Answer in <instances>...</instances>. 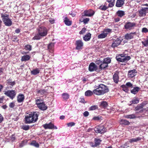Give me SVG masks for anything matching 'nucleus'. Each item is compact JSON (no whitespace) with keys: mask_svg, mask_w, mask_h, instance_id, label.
I'll return each mask as SVG.
<instances>
[{"mask_svg":"<svg viewBox=\"0 0 148 148\" xmlns=\"http://www.w3.org/2000/svg\"><path fill=\"white\" fill-rule=\"evenodd\" d=\"M38 33L35 34L32 38L33 40H39L46 36L48 33L47 28L45 27H39L37 29Z\"/></svg>","mask_w":148,"mask_h":148,"instance_id":"nucleus-1","label":"nucleus"},{"mask_svg":"<svg viewBox=\"0 0 148 148\" xmlns=\"http://www.w3.org/2000/svg\"><path fill=\"white\" fill-rule=\"evenodd\" d=\"M38 113L36 112H33L27 115L25 117V123L30 124L36 122L38 119Z\"/></svg>","mask_w":148,"mask_h":148,"instance_id":"nucleus-2","label":"nucleus"},{"mask_svg":"<svg viewBox=\"0 0 148 148\" xmlns=\"http://www.w3.org/2000/svg\"><path fill=\"white\" fill-rule=\"evenodd\" d=\"M109 91L107 87L105 85L101 84L97 86V87L93 91V92L95 94L100 95H103Z\"/></svg>","mask_w":148,"mask_h":148,"instance_id":"nucleus-3","label":"nucleus"},{"mask_svg":"<svg viewBox=\"0 0 148 148\" xmlns=\"http://www.w3.org/2000/svg\"><path fill=\"white\" fill-rule=\"evenodd\" d=\"M136 24L134 22H127L124 25V27L127 30H131L136 26Z\"/></svg>","mask_w":148,"mask_h":148,"instance_id":"nucleus-4","label":"nucleus"},{"mask_svg":"<svg viewBox=\"0 0 148 148\" xmlns=\"http://www.w3.org/2000/svg\"><path fill=\"white\" fill-rule=\"evenodd\" d=\"M112 30L109 29H105L103 33L99 34L98 36L99 39H102L106 38L108 34Z\"/></svg>","mask_w":148,"mask_h":148,"instance_id":"nucleus-5","label":"nucleus"},{"mask_svg":"<svg viewBox=\"0 0 148 148\" xmlns=\"http://www.w3.org/2000/svg\"><path fill=\"white\" fill-rule=\"evenodd\" d=\"M106 128L101 125L97 126L94 129L95 131L97 133L102 134L106 132Z\"/></svg>","mask_w":148,"mask_h":148,"instance_id":"nucleus-6","label":"nucleus"},{"mask_svg":"<svg viewBox=\"0 0 148 148\" xmlns=\"http://www.w3.org/2000/svg\"><path fill=\"white\" fill-rule=\"evenodd\" d=\"M118 56L116 57V59L118 61L126 62L130 59V57L129 56H125L124 57H121V58H118Z\"/></svg>","mask_w":148,"mask_h":148,"instance_id":"nucleus-7","label":"nucleus"},{"mask_svg":"<svg viewBox=\"0 0 148 148\" xmlns=\"http://www.w3.org/2000/svg\"><path fill=\"white\" fill-rule=\"evenodd\" d=\"M147 9L143 8L138 10V15L140 17H144L148 13Z\"/></svg>","mask_w":148,"mask_h":148,"instance_id":"nucleus-8","label":"nucleus"},{"mask_svg":"<svg viewBox=\"0 0 148 148\" xmlns=\"http://www.w3.org/2000/svg\"><path fill=\"white\" fill-rule=\"evenodd\" d=\"M82 15L83 16L91 17L94 15L95 12L92 10H89L84 11Z\"/></svg>","mask_w":148,"mask_h":148,"instance_id":"nucleus-9","label":"nucleus"},{"mask_svg":"<svg viewBox=\"0 0 148 148\" xmlns=\"http://www.w3.org/2000/svg\"><path fill=\"white\" fill-rule=\"evenodd\" d=\"M43 126L46 129H57V127L56 126H55L53 124L51 123H50L48 124H44L43 125Z\"/></svg>","mask_w":148,"mask_h":148,"instance_id":"nucleus-10","label":"nucleus"},{"mask_svg":"<svg viewBox=\"0 0 148 148\" xmlns=\"http://www.w3.org/2000/svg\"><path fill=\"white\" fill-rule=\"evenodd\" d=\"M1 17H3V21L4 24L5 25L9 26V18L7 14H3L1 15Z\"/></svg>","mask_w":148,"mask_h":148,"instance_id":"nucleus-11","label":"nucleus"},{"mask_svg":"<svg viewBox=\"0 0 148 148\" xmlns=\"http://www.w3.org/2000/svg\"><path fill=\"white\" fill-rule=\"evenodd\" d=\"M76 49L77 50L82 49L83 46V43L82 41L79 40L76 41Z\"/></svg>","mask_w":148,"mask_h":148,"instance_id":"nucleus-12","label":"nucleus"},{"mask_svg":"<svg viewBox=\"0 0 148 148\" xmlns=\"http://www.w3.org/2000/svg\"><path fill=\"white\" fill-rule=\"evenodd\" d=\"M121 42V40L119 38H117L116 40H114L112 44L111 47L112 48H115L117 47L120 44Z\"/></svg>","mask_w":148,"mask_h":148,"instance_id":"nucleus-13","label":"nucleus"},{"mask_svg":"<svg viewBox=\"0 0 148 148\" xmlns=\"http://www.w3.org/2000/svg\"><path fill=\"white\" fill-rule=\"evenodd\" d=\"M88 69L90 71H94L97 69V66L94 63H91L89 65Z\"/></svg>","mask_w":148,"mask_h":148,"instance_id":"nucleus-14","label":"nucleus"},{"mask_svg":"<svg viewBox=\"0 0 148 148\" xmlns=\"http://www.w3.org/2000/svg\"><path fill=\"white\" fill-rule=\"evenodd\" d=\"M37 105L38 108L42 110H45L47 108V107L43 102H42V103L39 104Z\"/></svg>","mask_w":148,"mask_h":148,"instance_id":"nucleus-15","label":"nucleus"},{"mask_svg":"<svg viewBox=\"0 0 148 148\" xmlns=\"http://www.w3.org/2000/svg\"><path fill=\"white\" fill-rule=\"evenodd\" d=\"M136 71L135 69L129 71L128 72V76L129 77H133L136 75Z\"/></svg>","mask_w":148,"mask_h":148,"instance_id":"nucleus-16","label":"nucleus"},{"mask_svg":"<svg viewBox=\"0 0 148 148\" xmlns=\"http://www.w3.org/2000/svg\"><path fill=\"white\" fill-rule=\"evenodd\" d=\"M54 45V43L53 42H51L48 45V49L50 53H53Z\"/></svg>","mask_w":148,"mask_h":148,"instance_id":"nucleus-17","label":"nucleus"},{"mask_svg":"<svg viewBox=\"0 0 148 148\" xmlns=\"http://www.w3.org/2000/svg\"><path fill=\"white\" fill-rule=\"evenodd\" d=\"M125 0H117L116 4V6L117 7H121L124 3Z\"/></svg>","mask_w":148,"mask_h":148,"instance_id":"nucleus-18","label":"nucleus"},{"mask_svg":"<svg viewBox=\"0 0 148 148\" xmlns=\"http://www.w3.org/2000/svg\"><path fill=\"white\" fill-rule=\"evenodd\" d=\"M139 101V98L137 97H134L132 101L130 102V103H129L128 105L129 106H132L133 104H135L138 103Z\"/></svg>","mask_w":148,"mask_h":148,"instance_id":"nucleus-19","label":"nucleus"},{"mask_svg":"<svg viewBox=\"0 0 148 148\" xmlns=\"http://www.w3.org/2000/svg\"><path fill=\"white\" fill-rule=\"evenodd\" d=\"M24 96L23 94L19 95L17 97V101L18 103L22 102L24 99Z\"/></svg>","mask_w":148,"mask_h":148,"instance_id":"nucleus-20","label":"nucleus"},{"mask_svg":"<svg viewBox=\"0 0 148 148\" xmlns=\"http://www.w3.org/2000/svg\"><path fill=\"white\" fill-rule=\"evenodd\" d=\"M16 94V91L15 90H10V98L13 99Z\"/></svg>","mask_w":148,"mask_h":148,"instance_id":"nucleus-21","label":"nucleus"},{"mask_svg":"<svg viewBox=\"0 0 148 148\" xmlns=\"http://www.w3.org/2000/svg\"><path fill=\"white\" fill-rule=\"evenodd\" d=\"M91 34L90 33L86 34L83 37V39L85 41H89L91 37Z\"/></svg>","mask_w":148,"mask_h":148,"instance_id":"nucleus-22","label":"nucleus"},{"mask_svg":"<svg viewBox=\"0 0 148 148\" xmlns=\"http://www.w3.org/2000/svg\"><path fill=\"white\" fill-rule=\"evenodd\" d=\"M140 89V88L138 87H135L131 90V92L133 94H136L138 93Z\"/></svg>","mask_w":148,"mask_h":148,"instance_id":"nucleus-23","label":"nucleus"},{"mask_svg":"<svg viewBox=\"0 0 148 148\" xmlns=\"http://www.w3.org/2000/svg\"><path fill=\"white\" fill-rule=\"evenodd\" d=\"M141 138L140 137H138L136 138H132L129 140V142L130 143H133L137 142L141 140Z\"/></svg>","mask_w":148,"mask_h":148,"instance_id":"nucleus-24","label":"nucleus"},{"mask_svg":"<svg viewBox=\"0 0 148 148\" xmlns=\"http://www.w3.org/2000/svg\"><path fill=\"white\" fill-rule=\"evenodd\" d=\"M65 24L67 26H70L72 24V22L69 20L67 17H65L64 20Z\"/></svg>","mask_w":148,"mask_h":148,"instance_id":"nucleus-25","label":"nucleus"},{"mask_svg":"<svg viewBox=\"0 0 148 148\" xmlns=\"http://www.w3.org/2000/svg\"><path fill=\"white\" fill-rule=\"evenodd\" d=\"M113 78L114 82L117 83L119 81V76L117 73H114L113 75Z\"/></svg>","mask_w":148,"mask_h":148,"instance_id":"nucleus-26","label":"nucleus"},{"mask_svg":"<svg viewBox=\"0 0 148 148\" xmlns=\"http://www.w3.org/2000/svg\"><path fill=\"white\" fill-rule=\"evenodd\" d=\"M37 93L38 95H45L47 93V91L45 89H40L37 91Z\"/></svg>","mask_w":148,"mask_h":148,"instance_id":"nucleus-27","label":"nucleus"},{"mask_svg":"<svg viewBox=\"0 0 148 148\" xmlns=\"http://www.w3.org/2000/svg\"><path fill=\"white\" fill-rule=\"evenodd\" d=\"M30 56L28 55H24L21 58V61H26L30 59Z\"/></svg>","mask_w":148,"mask_h":148,"instance_id":"nucleus-28","label":"nucleus"},{"mask_svg":"<svg viewBox=\"0 0 148 148\" xmlns=\"http://www.w3.org/2000/svg\"><path fill=\"white\" fill-rule=\"evenodd\" d=\"M116 13L117 16L120 17H122L125 15V12L122 10H118L117 11Z\"/></svg>","mask_w":148,"mask_h":148,"instance_id":"nucleus-29","label":"nucleus"},{"mask_svg":"<svg viewBox=\"0 0 148 148\" xmlns=\"http://www.w3.org/2000/svg\"><path fill=\"white\" fill-rule=\"evenodd\" d=\"M108 64L105 63L103 61H102V62L100 65L99 69L101 70H102L105 69L106 67L108 66Z\"/></svg>","mask_w":148,"mask_h":148,"instance_id":"nucleus-30","label":"nucleus"},{"mask_svg":"<svg viewBox=\"0 0 148 148\" xmlns=\"http://www.w3.org/2000/svg\"><path fill=\"white\" fill-rule=\"evenodd\" d=\"M101 140L99 139H95V143L94 145H92V147H97L99 145L101 142Z\"/></svg>","mask_w":148,"mask_h":148,"instance_id":"nucleus-31","label":"nucleus"},{"mask_svg":"<svg viewBox=\"0 0 148 148\" xmlns=\"http://www.w3.org/2000/svg\"><path fill=\"white\" fill-rule=\"evenodd\" d=\"M115 0H107V1L109 3L108 6L109 7H113L114 4Z\"/></svg>","mask_w":148,"mask_h":148,"instance_id":"nucleus-32","label":"nucleus"},{"mask_svg":"<svg viewBox=\"0 0 148 148\" xmlns=\"http://www.w3.org/2000/svg\"><path fill=\"white\" fill-rule=\"evenodd\" d=\"M40 70L38 69H34L31 71V73L34 75H37L39 73Z\"/></svg>","mask_w":148,"mask_h":148,"instance_id":"nucleus-33","label":"nucleus"},{"mask_svg":"<svg viewBox=\"0 0 148 148\" xmlns=\"http://www.w3.org/2000/svg\"><path fill=\"white\" fill-rule=\"evenodd\" d=\"M134 36L132 35V34H127L125 36V38L127 40H130L133 38Z\"/></svg>","mask_w":148,"mask_h":148,"instance_id":"nucleus-34","label":"nucleus"},{"mask_svg":"<svg viewBox=\"0 0 148 148\" xmlns=\"http://www.w3.org/2000/svg\"><path fill=\"white\" fill-rule=\"evenodd\" d=\"M144 103H142L140 105H138L135 108V110H140L142 109L143 108L145 105Z\"/></svg>","mask_w":148,"mask_h":148,"instance_id":"nucleus-35","label":"nucleus"},{"mask_svg":"<svg viewBox=\"0 0 148 148\" xmlns=\"http://www.w3.org/2000/svg\"><path fill=\"white\" fill-rule=\"evenodd\" d=\"M62 95L63 99L65 100L68 99L69 97V94L67 93H63Z\"/></svg>","mask_w":148,"mask_h":148,"instance_id":"nucleus-36","label":"nucleus"},{"mask_svg":"<svg viewBox=\"0 0 148 148\" xmlns=\"http://www.w3.org/2000/svg\"><path fill=\"white\" fill-rule=\"evenodd\" d=\"M124 117L126 118L130 119H134L136 117V116L134 114L125 115Z\"/></svg>","mask_w":148,"mask_h":148,"instance_id":"nucleus-37","label":"nucleus"},{"mask_svg":"<svg viewBox=\"0 0 148 148\" xmlns=\"http://www.w3.org/2000/svg\"><path fill=\"white\" fill-rule=\"evenodd\" d=\"M108 106L107 103L106 101L102 102L100 105V107L102 108H106Z\"/></svg>","mask_w":148,"mask_h":148,"instance_id":"nucleus-38","label":"nucleus"},{"mask_svg":"<svg viewBox=\"0 0 148 148\" xmlns=\"http://www.w3.org/2000/svg\"><path fill=\"white\" fill-rule=\"evenodd\" d=\"M120 123L122 124H123L125 125H129L130 124V122L125 119H122Z\"/></svg>","mask_w":148,"mask_h":148,"instance_id":"nucleus-39","label":"nucleus"},{"mask_svg":"<svg viewBox=\"0 0 148 148\" xmlns=\"http://www.w3.org/2000/svg\"><path fill=\"white\" fill-rule=\"evenodd\" d=\"M44 100V99L43 98H41V97L39 98V99H38L36 100V104L37 105L39 104H40V103H42L43 101Z\"/></svg>","mask_w":148,"mask_h":148,"instance_id":"nucleus-40","label":"nucleus"},{"mask_svg":"<svg viewBox=\"0 0 148 148\" xmlns=\"http://www.w3.org/2000/svg\"><path fill=\"white\" fill-rule=\"evenodd\" d=\"M85 94L86 96H90L92 95L93 92L90 90H88L85 92Z\"/></svg>","mask_w":148,"mask_h":148,"instance_id":"nucleus-41","label":"nucleus"},{"mask_svg":"<svg viewBox=\"0 0 148 148\" xmlns=\"http://www.w3.org/2000/svg\"><path fill=\"white\" fill-rule=\"evenodd\" d=\"M108 7L106 6V5H101L99 7V9L103 11L106 10L108 8Z\"/></svg>","mask_w":148,"mask_h":148,"instance_id":"nucleus-42","label":"nucleus"},{"mask_svg":"<svg viewBox=\"0 0 148 148\" xmlns=\"http://www.w3.org/2000/svg\"><path fill=\"white\" fill-rule=\"evenodd\" d=\"M142 43L145 46H148V37L144 41H142Z\"/></svg>","mask_w":148,"mask_h":148,"instance_id":"nucleus-43","label":"nucleus"},{"mask_svg":"<svg viewBox=\"0 0 148 148\" xmlns=\"http://www.w3.org/2000/svg\"><path fill=\"white\" fill-rule=\"evenodd\" d=\"M30 144L36 147H38L39 146V144L38 143H36V141L34 140Z\"/></svg>","mask_w":148,"mask_h":148,"instance_id":"nucleus-44","label":"nucleus"},{"mask_svg":"<svg viewBox=\"0 0 148 148\" xmlns=\"http://www.w3.org/2000/svg\"><path fill=\"white\" fill-rule=\"evenodd\" d=\"M121 87L123 88V90L126 92H127L128 91V87L125 85H122Z\"/></svg>","mask_w":148,"mask_h":148,"instance_id":"nucleus-45","label":"nucleus"},{"mask_svg":"<svg viewBox=\"0 0 148 148\" xmlns=\"http://www.w3.org/2000/svg\"><path fill=\"white\" fill-rule=\"evenodd\" d=\"M105 63H106L107 64H108L109 63H110L111 62L110 59L109 58H106L104 59L103 61Z\"/></svg>","mask_w":148,"mask_h":148,"instance_id":"nucleus-46","label":"nucleus"},{"mask_svg":"<svg viewBox=\"0 0 148 148\" xmlns=\"http://www.w3.org/2000/svg\"><path fill=\"white\" fill-rule=\"evenodd\" d=\"M98 106L97 105L92 106L89 108V110H95L98 108Z\"/></svg>","mask_w":148,"mask_h":148,"instance_id":"nucleus-47","label":"nucleus"},{"mask_svg":"<svg viewBox=\"0 0 148 148\" xmlns=\"http://www.w3.org/2000/svg\"><path fill=\"white\" fill-rule=\"evenodd\" d=\"M29 127L28 125H23L22 127V128L25 130H29Z\"/></svg>","mask_w":148,"mask_h":148,"instance_id":"nucleus-48","label":"nucleus"},{"mask_svg":"<svg viewBox=\"0 0 148 148\" xmlns=\"http://www.w3.org/2000/svg\"><path fill=\"white\" fill-rule=\"evenodd\" d=\"M32 46L31 45H27L25 46V49L26 50H28L30 51L31 50Z\"/></svg>","mask_w":148,"mask_h":148,"instance_id":"nucleus-49","label":"nucleus"},{"mask_svg":"<svg viewBox=\"0 0 148 148\" xmlns=\"http://www.w3.org/2000/svg\"><path fill=\"white\" fill-rule=\"evenodd\" d=\"M87 30L86 28H83L82 30L79 32V34H83L85 33Z\"/></svg>","mask_w":148,"mask_h":148,"instance_id":"nucleus-50","label":"nucleus"},{"mask_svg":"<svg viewBox=\"0 0 148 148\" xmlns=\"http://www.w3.org/2000/svg\"><path fill=\"white\" fill-rule=\"evenodd\" d=\"M75 125V123L73 122H71L69 123H68L67 124V125L68 127H71L73 126H74Z\"/></svg>","mask_w":148,"mask_h":148,"instance_id":"nucleus-51","label":"nucleus"},{"mask_svg":"<svg viewBox=\"0 0 148 148\" xmlns=\"http://www.w3.org/2000/svg\"><path fill=\"white\" fill-rule=\"evenodd\" d=\"M16 139V137L14 135H12L10 137V140L12 142H14Z\"/></svg>","mask_w":148,"mask_h":148,"instance_id":"nucleus-52","label":"nucleus"},{"mask_svg":"<svg viewBox=\"0 0 148 148\" xmlns=\"http://www.w3.org/2000/svg\"><path fill=\"white\" fill-rule=\"evenodd\" d=\"M89 18H86L84 19L83 22L84 24H86L89 21Z\"/></svg>","mask_w":148,"mask_h":148,"instance_id":"nucleus-53","label":"nucleus"},{"mask_svg":"<svg viewBox=\"0 0 148 148\" xmlns=\"http://www.w3.org/2000/svg\"><path fill=\"white\" fill-rule=\"evenodd\" d=\"M142 32L143 33H146L148 32V29L145 27H144L142 29Z\"/></svg>","mask_w":148,"mask_h":148,"instance_id":"nucleus-54","label":"nucleus"},{"mask_svg":"<svg viewBox=\"0 0 148 148\" xmlns=\"http://www.w3.org/2000/svg\"><path fill=\"white\" fill-rule=\"evenodd\" d=\"M89 114V112L87 111H86L83 113V115L85 117L88 116Z\"/></svg>","mask_w":148,"mask_h":148,"instance_id":"nucleus-55","label":"nucleus"},{"mask_svg":"<svg viewBox=\"0 0 148 148\" xmlns=\"http://www.w3.org/2000/svg\"><path fill=\"white\" fill-rule=\"evenodd\" d=\"M125 85H126V86L127 87H132V84L130 82H128L126 83Z\"/></svg>","mask_w":148,"mask_h":148,"instance_id":"nucleus-56","label":"nucleus"},{"mask_svg":"<svg viewBox=\"0 0 148 148\" xmlns=\"http://www.w3.org/2000/svg\"><path fill=\"white\" fill-rule=\"evenodd\" d=\"M100 119H101V118L99 116H97L94 117L92 119L94 120L98 121V120H99Z\"/></svg>","mask_w":148,"mask_h":148,"instance_id":"nucleus-57","label":"nucleus"},{"mask_svg":"<svg viewBox=\"0 0 148 148\" xmlns=\"http://www.w3.org/2000/svg\"><path fill=\"white\" fill-rule=\"evenodd\" d=\"M103 61H101L100 60H97L96 61V63L97 64L99 65V64H101V63Z\"/></svg>","mask_w":148,"mask_h":148,"instance_id":"nucleus-58","label":"nucleus"},{"mask_svg":"<svg viewBox=\"0 0 148 148\" xmlns=\"http://www.w3.org/2000/svg\"><path fill=\"white\" fill-rule=\"evenodd\" d=\"M15 81H13L12 82H10V86H12V87L10 86V88H12V86L15 84Z\"/></svg>","mask_w":148,"mask_h":148,"instance_id":"nucleus-59","label":"nucleus"},{"mask_svg":"<svg viewBox=\"0 0 148 148\" xmlns=\"http://www.w3.org/2000/svg\"><path fill=\"white\" fill-rule=\"evenodd\" d=\"M3 118L1 114H0V123L3 121Z\"/></svg>","mask_w":148,"mask_h":148,"instance_id":"nucleus-60","label":"nucleus"},{"mask_svg":"<svg viewBox=\"0 0 148 148\" xmlns=\"http://www.w3.org/2000/svg\"><path fill=\"white\" fill-rule=\"evenodd\" d=\"M15 106V104L13 102L11 103L10 104V107L13 108Z\"/></svg>","mask_w":148,"mask_h":148,"instance_id":"nucleus-61","label":"nucleus"},{"mask_svg":"<svg viewBox=\"0 0 148 148\" xmlns=\"http://www.w3.org/2000/svg\"><path fill=\"white\" fill-rule=\"evenodd\" d=\"M4 99V97H0V103H3Z\"/></svg>","mask_w":148,"mask_h":148,"instance_id":"nucleus-62","label":"nucleus"},{"mask_svg":"<svg viewBox=\"0 0 148 148\" xmlns=\"http://www.w3.org/2000/svg\"><path fill=\"white\" fill-rule=\"evenodd\" d=\"M114 21L115 22H117L119 21L120 20V18H114Z\"/></svg>","mask_w":148,"mask_h":148,"instance_id":"nucleus-63","label":"nucleus"},{"mask_svg":"<svg viewBox=\"0 0 148 148\" xmlns=\"http://www.w3.org/2000/svg\"><path fill=\"white\" fill-rule=\"evenodd\" d=\"M5 94L7 96L9 97V91L8 90L6 92H5Z\"/></svg>","mask_w":148,"mask_h":148,"instance_id":"nucleus-64","label":"nucleus"}]
</instances>
